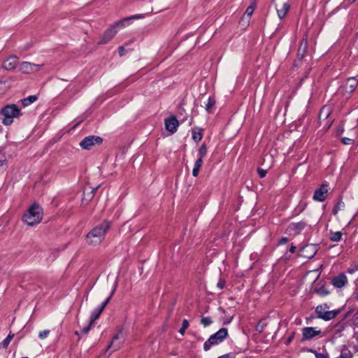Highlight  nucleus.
<instances>
[{
	"label": "nucleus",
	"instance_id": "1",
	"mask_svg": "<svg viewBox=\"0 0 358 358\" xmlns=\"http://www.w3.org/2000/svg\"><path fill=\"white\" fill-rule=\"evenodd\" d=\"M110 226L109 221L104 220L94 227L85 236L87 244L92 246L99 245L104 240Z\"/></svg>",
	"mask_w": 358,
	"mask_h": 358
},
{
	"label": "nucleus",
	"instance_id": "2",
	"mask_svg": "<svg viewBox=\"0 0 358 358\" xmlns=\"http://www.w3.org/2000/svg\"><path fill=\"white\" fill-rule=\"evenodd\" d=\"M43 219V209L38 203H34L23 215L22 220L29 226L39 224Z\"/></svg>",
	"mask_w": 358,
	"mask_h": 358
},
{
	"label": "nucleus",
	"instance_id": "3",
	"mask_svg": "<svg viewBox=\"0 0 358 358\" xmlns=\"http://www.w3.org/2000/svg\"><path fill=\"white\" fill-rule=\"evenodd\" d=\"M1 115L3 116L2 123L8 126L13 122L14 118L20 117L22 113L15 104H8L1 108Z\"/></svg>",
	"mask_w": 358,
	"mask_h": 358
},
{
	"label": "nucleus",
	"instance_id": "4",
	"mask_svg": "<svg viewBox=\"0 0 358 358\" xmlns=\"http://www.w3.org/2000/svg\"><path fill=\"white\" fill-rule=\"evenodd\" d=\"M152 3H155V5H152L151 8L145 12V14H138V15H131L128 17H125L118 22H116L114 24L111 25L113 27H114V29H117V28H124L127 24L130 23V21L131 20L134 19H139L144 17V15L145 14H148L150 13H159L160 12L163 8L160 6H158L157 1H151Z\"/></svg>",
	"mask_w": 358,
	"mask_h": 358
},
{
	"label": "nucleus",
	"instance_id": "5",
	"mask_svg": "<svg viewBox=\"0 0 358 358\" xmlns=\"http://www.w3.org/2000/svg\"><path fill=\"white\" fill-rule=\"evenodd\" d=\"M228 336V330L227 328H222L214 334L211 335L210 338L203 344V349L205 351L210 350L213 345H216L222 342L224 338Z\"/></svg>",
	"mask_w": 358,
	"mask_h": 358
},
{
	"label": "nucleus",
	"instance_id": "6",
	"mask_svg": "<svg viewBox=\"0 0 358 358\" xmlns=\"http://www.w3.org/2000/svg\"><path fill=\"white\" fill-rule=\"evenodd\" d=\"M315 312L317 317L326 321L334 319L339 313V310H329V306L326 303L317 306Z\"/></svg>",
	"mask_w": 358,
	"mask_h": 358
},
{
	"label": "nucleus",
	"instance_id": "7",
	"mask_svg": "<svg viewBox=\"0 0 358 358\" xmlns=\"http://www.w3.org/2000/svg\"><path fill=\"white\" fill-rule=\"evenodd\" d=\"M103 139L98 136H88L83 139L80 143V146L85 150H91L95 145H99L102 143Z\"/></svg>",
	"mask_w": 358,
	"mask_h": 358
},
{
	"label": "nucleus",
	"instance_id": "8",
	"mask_svg": "<svg viewBox=\"0 0 358 358\" xmlns=\"http://www.w3.org/2000/svg\"><path fill=\"white\" fill-rule=\"evenodd\" d=\"M124 341V336L122 329L113 337L110 345L108 346V350L112 349V351L119 350Z\"/></svg>",
	"mask_w": 358,
	"mask_h": 358
},
{
	"label": "nucleus",
	"instance_id": "9",
	"mask_svg": "<svg viewBox=\"0 0 358 358\" xmlns=\"http://www.w3.org/2000/svg\"><path fill=\"white\" fill-rule=\"evenodd\" d=\"M41 65L23 62L19 66V69L24 73H31L40 70Z\"/></svg>",
	"mask_w": 358,
	"mask_h": 358
},
{
	"label": "nucleus",
	"instance_id": "10",
	"mask_svg": "<svg viewBox=\"0 0 358 358\" xmlns=\"http://www.w3.org/2000/svg\"><path fill=\"white\" fill-rule=\"evenodd\" d=\"M18 64V58L16 56L12 55L3 60L1 68L6 71H11L17 67Z\"/></svg>",
	"mask_w": 358,
	"mask_h": 358
},
{
	"label": "nucleus",
	"instance_id": "11",
	"mask_svg": "<svg viewBox=\"0 0 358 358\" xmlns=\"http://www.w3.org/2000/svg\"><path fill=\"white\" fill-rule=\"evenodd\" d=\"M316 252V245L310 244L303 247L299 252V255L303 258L311 259L315 255Z\"/></svg>",
	"mask_w": 358,
	"mask_h": 358
},
{
	"label": "nucleus",
	"instance_id": "12",
	"mask_svg": "<svg viewBox=\"0 0 358 358\" xmlns=\"http://www.w3.org/2000/svg\"><path fill=\"white\" fill-rule=\"evenodd\" d=\"M117 32V30L114 29V27L110 26L101 36L100 40L98 42V45H103L108 43L115 36Z\"/></svg>",
	"mask_w": 358,
	"mask_h": 358
},
{
	"label": "nucleus",
	"instance_id": "13",
	"mask_svg": "<svg viewBox=\"0 0 358 358\" xmlns=\"http://www.w3.org/2000/svg\"><path fill=\"white\" fill-rule=\"evenodd\" d=\"M165 127L167 131L171 134H174L177 131L178 127V121L174 116H171L165 120Z\"/></svg>",
	"mask_w": 358,
	"mask_h": 358
},
{
	"label": "nucleus",
	"instance_id": "14",
	"mask_svg": "<svg viewBox=\"0 0 358 358\" xmlns=\"http://www.w3.org/2000/svg\"><path fill=\"white\" fill-rule=\"evenodd\" d=\"M321 333L320 329H317L314 327H305L302 330L303 340H309Z\"/></svg>",
	"mask_w": 358,
	"mask_h": 358
},
{
	"label": "nucleus",
	"instance_id": "15",
	"mask_svg": "<svg viewBox=\"0 0 358 358\" xmlns=\"http://www.w3.org/2000/svg\"><path fill=\"white\" fill-rule=\"evenodd\" d=\"M289 8L290 5L287 2L280 1V3L276 4L275 8L278 17L280 19H282L285 16Z\"/></svg>",
	"mask_w": 358,
	"mask_h": 358
},
{
	"label": "nucleus",
	"instance_id": "16",
	"mask_svg": "<svg viewBox=\"0 0 358 358\" xmlns=\"http://www.w3.org/2000/svg\"><path fill=\"white\" fill-rule=\"evenodd\" d=\"M328 192L327 185H322L321 187L316 189L313 195V199L318 201H323L326 198V194Z\"/></svg>",
	"mask_w": 358,
	"mask_h": 358
},
{
	"label": "nucleus",
	"instance_id": "17",
	"mask_svg": "<svg viewBox=\"0 0 358 358\" xmlns=\"http://www.w3.org/2000/svg\"><path fill=\"white\" fill-rule=\"evenodd\" d=\"M358 85V80L352 77L347 79L344 88L346 92L352 93L354 92Z\"/></svg>",
	"mask_w": 358,
	"mask_h": 358
},
{
	"label": "nucleus",
	"instance_id": "18",
	"mask_svg": "<svg viewBox=\"0 0 358 358\" xmlns=\"http://www.w3.org/2000/svg\"><path fill=\"white\" fill-rule=\"evenodd\" d=\"M347 282L348 279L344 274H340L332 280V284L336 288H341L344 287Z\"/></svg>",
	"mask_w": 358,
	"mask_h": 358
},
{
	"label": "nucleus",
	"instance_id": "19",
	"mask_svg": "<svg viewBox=\"0 0 358 358\" xmlns=\"http://www.w3.org/2000/svg\"><path fill=\"white\" fill-rule=\"evenodd\" d=\"M306 224L304 222H299L297 223H292L288 227L289 231H293L295 234H299L306 227Z\"/></svg>",
	"mask_w": 358,
	"mask_h": 358
},
{
	"label": "nucleus",
	"instance_id": "20",
	"mask_svg": "<svg viewBox=\"0 0 358 358\" xmlns=\"http://www.w3.org/2000/svg\"><path fill=\"white\" fill-rule=\"evenodd\" d=\"M37 100V96L36 95H31L27 98H24L21 100V103L24 107H27L36 101Z\"/></svg>",
	"mask_w": 358,
	"mask_h": 358
},
{
	"label": "nucleus",
	"instance_id": "21",
	"mask_svg": "<svg viewBox=\"0 0 358 358\" xmlns=\"http://www.w3.org/2000/svg\"><path fill=\"white\" fill-rule=\"evenodd\" d=\"M202 163H203V161L201 160V158H198L196 159V161L195 162L194 169L192 170V175L194 177H196L198 176L200 168L202 166Z\"/></svg>",
	"mask_w": 358,
	"mask_h": 358
},
{
	"label": "nucleus",
	"instance_id": "22",
	"mask_svg": "<svg viewBox=\"0 0 358 358\" xmlns=\"http://www.w3.org/2000/svg\"><path fill=\"white\" fill-rule=\"evenodd\" d=\"M330 115V108L328 106H324L320 113L319 118L320 120H326Z\"/></svg>",
	"mask_w": 358,
	"mask_h": 358
},
{
	"label": "nucleus",
	"instance_id": "23",
	"mask_svg": "<svg viewBox=\"0 0 358 358\" xmlns=\"http://www.w3.org/2000/svg\"><path fill=\"white\" fill-rule=\"evenodd\" d=\"M315 292L320 296H326L330 293L328 289L324 286L315 289Z\"/></svg>",
	"mask_w": 358,
	"mask_h": 358
},
{
	"label": "nucleus",
	"instance_id": "24",
	"mask_svg": "<svg viewBox=\"0 0 358 358\" xmlns=\"http://www.w3.org/2000/svg\"><path fill=\"white\" fill-rule=\"evenodd\" d=\"M215 105V100L213 97H209L208 99V103H206L205 106V109L208 113H211L212 109Z\"/></svg>",
	"mask_w": 358,
	"mask_h": 358
},
{
	"label": "nucleus",
	"instance_id": "25",
	"mask_svg": "<svg viewBox=\"0 0 358 358\" xmlns=\"http://www.w3.org/2000/svg\"><path fill=\"white\" fill-rule=\"evenodd\" d=\"M102 312H103V310L101 309H100L99 308H97L96 309H95L91 315V319H90L91 323H94L95 322V320H96L99 317V316Z\"/></svg>",
	"mask_w": 358,
	"mask_h": 358
},
{
	"label": "nucleus",
	"instance_id": "26",
	"mask_svg": "<svg viewBox=\"0 0 358 358\" xmlns=\"http://www.w3.org/2000/svg\"><path fill=\"white\" fill-rule=\"evenodd\" d=\"M342 233L341 231H331L330 240L331 241H339L342 238Z\"/></svg>",
	"mask_w": 358,
	"mask_h": 358
},
{
	"label": "nucleus",
	"instance_id": "27",
	"mask_svg": "<svg viewBox=\"0 0 358 358\" xmlns=\"http://www.w3.org/2000/svg\"><path fill=\"white\" fill-rule=\"evenodd\" d=\"M116 287H117V282H115V286L113 287V289L110 294V295L102 303V304L99 307L100 309H101L102 310H104L105 307L107 306V304L109 303L113 294H114V292H115V289H116Z\"/></svg>",
	"mask_w": 358,
	"mask_h": 358
},
{
	"label": "nucleus",
	"instance_id": "28",
	"mask_svg": "<svg viewBox=\"0 0 358 358\" xmlns=\"http://www.w3.org/2000/svg\"><path fill=\"white\" fill-rule=\"evenodd\" d=\"M116 287H117V282H115V286L113 287V289L110 294V295L102 303V304L99 307L100 309H101L102 310H104L105 307L107 306V304L109 303L113 294H114V292H115V289H116Z\"/></svg>",
	"mask_w": 358,
	"mask_h": 358
},
{
	"label": "nucleus",
	"instance_id": "29",
	"mask_svg": "<svg viewBox=\"0 0 358 358\" xmlns=\"http://www.w3.org/2000/svg\"><path fill=\"white\" fill-rule=\"evenodd\" d=\"M306 47H307V42L305 41V42H301L299 48V50H298V55L299 57H301V58H302L306 52Z\"/></svg>",
	"mask_w": 358,
	"mask_h": 358
},
{
	"label": "nucleus",
	"instance_id": "30",
	"mask_svg": "<svg viewBox=\"0 0 358 358\" xmlns=\"http://www.w3.org/2000/svg\"><path fill=\"white\" fill-rule=\"evenodd\" d=\"M255 9V3L252 4L251 6H248L243 16L242 20H243L245 17H248V19L252 16Z\"/></svg>",
	"mask_w": 358,
	"mask_h": 358
},
{
	"label": "nucleus",
	"instance_id": "31",
	"mask_svg": "<svg viewBox=\"0 0 358 358\" xmlns=\"http://www.w3.org/2000/svg\"><path fill=\"white\" fill-rule=\"evenodd\" d=\"M207 147L205 143H203L199 149V158H201L203 161V158L206 155Z\"/></svg>",
	"mask_w": 358,
	"mask_h": 358
},
{
	"label": "nucleus",
	"instance_id": "32",
	"mask_svg": "<svg viewBox=\"0 0 358 358\" xmlns=\"http://www.w3.org/2000/svg\"><path fill=\"white\" fill-rule=\"evenodd\" d=\"M97 187L92 189L89 193L86 194L84 192V199L83 200H86L87 201H90L92 200V199L94 197V194L95 191L96 190Z\"/></svg>",
	"mask_w": 358,
	"mask_h": 358
},
{
	"label": "nucleus",
	"instance_id": "33",
	"mask_svg": "<svg viewBox=\"0 0 358 358\" xmlns=\"http://www.w3.org/2000/svg\"><path fill=\"white\" fill-rule=\"evenodd\" d=\"M202 134L201 131H192V138L196 141L199 142L202 139Z\"/></svg>",
	"mask_w": 358,
	"mask_h": 358
},
{
	"label": "nucleus",
	"instance_id": "34",
	"mask_svg": "<svg viewBox=\"0 0 358 358\" xmlns=\"http://www.w3.org/2000/svg\"><path fill=\"white\" fill-rule=\"evenodd\" d=\"M189 322L187 320L185 319L182 320V327L179 330V332L183 335L185 332V330L189 327Z\"/></svg>",
	"mask_w": 358,
	"mask_h": 358
},
{
	"label": "nucleus",
	"instance_id": "35",
	"mask_svg": "<svg viewBox=\"0 0 358 358\" xmlns=\"http://www.w3.org/2000/svg\"><path fill=\"white\" fill-rule=\"evenodd\" d=\"M14 337V334H9L8 335V336L3 341V348H7L10 342V341L13 339V338Z\"/></svg>",
	"mask_w": 358,
	"mask_h": 358
},
{
	"label": "nucleus",
	"instance_id": "36",
	"mask_svg": "<svg viewBox=\"0 0 358 358\" xmlns=\"http://www.w3.org/2000/svg\"><path fill=\"white\" fill-rule=\"evenodd\" d=\"M345 206V204L343 201H340L337 203V204L336 205V206L333 209V213L334 215L337 214L338 210L342 209L343 208H344Z\"/></svg>",
	"mask_w": 358,
	"mask_h": 358
},
{
	"label": "nucleus",
	"instance_id": "37",
	"mask_svg": "<svg viewBox=\"0 0 358 358\" xmlns=\"http://www.w3.org/2000/svg\"><path fill=\"white\" fill-rule=\"evenodd\" d=\"M50 331L48 329L43 330V331L39 332L38 338L41 340H43L48 336V335L50 334Z\"/></svg>",
	"mask_w": 358,
	"mask_h": 358
},
{
	"label": "nucleus",
	"instance_id": "38",
	"mask_svg": "<svg viewBox=\"0 0 358 358\" xmlns=\"http://www.w3.org/2000/svg\"><path fill=\"white\" fill-rule=\"evenodd\" d=\"M212 320L210 319V317H203L201 320V323L204 326V327H208V325H210L211 323H212Z\"/></svg>",
	"mask_w": 358,
	"mask_h": 358
},
{
	"label": "nucleus",
	"instance_id": "39",
	"mask_svg": "<svg viewBox=\"0 0 358 358\" xmlns=\"http://www.w3.org/2000/svg\"><path fill=\"white\" fill-rule=\"evenodd\" d=\"M226 282L224 279H220L218 282L217 283V287L220 289H222L225 286Z\"/></svg>",
	"mask_w": 358,
	"mask_h": 358
},
{
	"label": "nucleus",
	"instance_id": "40",
	"mask_svg": "<svg viewBox=\"0 0 358 358\" xmlns=\"http://www.w3.org/2000/svg\"><path fill=\"white\" fill-rule=\"evenodd\" d=\"M342 142L345 145H351L353 143L354 140L350 138H342Z\"/></svg>",
	"mask_w": 358,
	"mask_h": 358
},
{
	"label": "nucleus",
	"instance_id": "41",
	"mask_svg": "<svg viewBox=\"0 0 358 358\" xmlns=\"http://www.w3.org/2000/svg\"><path fill=\"white\" fill-rule=\"evenodd\" d=\"M258 173H259L260 178H263L266 176V175L267 173V171L262 169H258Z\"/></svg>",
	"mask_w": 358,
	"mask_h": 358
},
{
	"label": "nucleus",
	"instance_id": "42",
	"mask_svg": "<svg viewBox=\"0 0 358 358\" xmlns=\"http://www.w3.org/2000/svg\"><path fill=\"white\" fill-rule=\"evenodd\" d=\"M316 358H329L327 355L323 353L315 352Z\"/></svg>",
	"mask_w": 358,
	"mask_h": 358
},
{
	"label": "nucleus",
	"instance_id": "43",
	"mask_svg": "<svg viewBox=\"0 0 358 358\" xmlns=\"http://www.w3.org/2000/svg\"><path fill=\"white\" fill-rule=\"evenodd\" d=\"M92 323H91V322H90V324L85 327V328L83 329L82 330V333L83 334H87L88 333V331H90V329H91V325H92Z\"/></svg>",
	"mask_w": 358,
	"mask_h": 358
},
{
	"label": "nucleus",
	"instance_id": "44",
	"mask_svg": "<svg viewBox=\"0 0 358 358\" xmlns=\"http://www.w3.org/2000/svg\"><path fill=\"white\" fill-rule=\"evenodd\" d=\"M118 51H119V54L122 57L123 55H124L125 54V50H124V48L123 46H120L118 48Z\"/></svg>",
	"mask_w": 358,
	"mask_h": 358
},
{
	"label": "nucleus",
	"instance_id": "45",
	"mask_svg": "<svg viewBox=\"0 0 358 358\" xmlns=\"http://www.w3.org/2000/svg\"><path fill=\"white\" fill-rule=\"evenodd\" d=\"M338 358H351V356L346 353H341Z\"/></svg>",
	"mask_w": 358,
	"mask_h": 358
},
{
	"label": "nucleus",
	"instance_id": "46",
	"mask_svg": "<svg viewBox=\"0 0 358 358\" xmlns=\"http://www.w3.org/2000/svg\"><path fill=\"white\" fill-rule=\"evenodd\" d=\"M287 241H288V238H286V237H283V238H282L280 239V244H285V243H286Z\"/></svg>",
	"mask_w": 358,
	"mask_h": 358
},
{
	"label": "nucleus",
	"instance_id": "47",
	"mask_svg": "<svg viewBox=\"0 0 358 358\" xmlns=\"http://www.w3.org/2000/svg\"><path fill=\"white\" fill-rule=\"evenodd\" d=\"M218 358H230V355L229 354H225L224 355L218 357Z\"/></svg>",
	"mask_w": 358,
	"mask_h": 358
},
{
	"label": "nucleus",
	"instance_id": "48",
	"mask_svg": "<svg viewBox=\"0 0 358 358\" xmlns=\"http://www.w3.org/2000/svg\"><path fill=\"white\" fill-rule=\"evenodd\" d=\"M295 250H296V247H295V246H294V245H292V246L290 247V248H289V251H290V252H292V253L294 252H295Z\"/></svg>",
	"mask_w": 358,
	"mask_h": 358
},
{
	"label": "nucleus",
	"instance_id": "49",
	"mask_svg": "<svg viewBox=\"0 0 358 358\" xmlns=\"http://www.w3.org/2000/svg\"><path fill=\"white\" fill-rule=\"evenodd\" d=\"M356 315H357V317H358V311L356 313Z\"/></svg>",
	"mask_w": 358,
	"mask_h": 358
},
{
	"label": "nucleus",
	"instance_id": "50",
	"mask_svg": "<svg viewBox=\"0 0 358 358\" xmlns=\"http://www.w3.org/2000/svg\"><path fill=\"white\" fill-rule=\"evenodd\" d=\"M22 358H29V357H22Z\"/></svg>",
	"mask_w": 358,
	"mask_h": 358
},
{
	"label": "nucleus",
	"instance_id": "51",
	"mask_svg": "<svg viewBox=\"0 0 358 358\" xmlns=\"http://www.w3.org/2000/svg\"><path fill=\"white\" fill-rule=\"evenodd\" d=\"M357 341H358V338H357Z\"/></svg>",
	"mask_w": 358,
	"mask_h": 358
}]
</instances>
